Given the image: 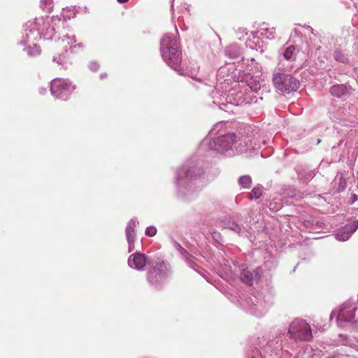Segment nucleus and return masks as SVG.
<instances>
[{
    "instance_id": "1",
    "label": "nucleus",
    "mask_w": 358,
    "mask_h": 358,
    "mask_svg": "<svg viewBox=\"0 0 358 358\" xmlns=\"http://www.w3.org/2000/svg\"><path fill=\"white\" fill-rule=\"evenodd\" d=\"M64 21L58 16L36 17L29 20L24 25V31L20 43L26 46L24 49L31 57L41 54L36 42L40 39L50 40L55 34L56 28L63 24Z\"/></svg>"
},
{
    "instance_id": "2",
    "label": "nucleus",
    "mask_w": 358,
    "mask_h": 358,
    "mask_svg": "<svg viewBox=\"0 0 358 358\" xmlns=\"http://www.w3.org/2000/svg\"><path fill=\"white\" fill-rule=\"evenodd\" d=\"M204 174L203 169L197 162H187L176 172L175 185L176 195L184 201H190L198 195L199 188L196 185Z\"/></svg>"
},
{
    "instance_id": "3",
    "label": "nucleus",
    "mask_w": 358,
    "mask_h": 358,
    "mask_svg": "<svg viewBox=\"0 0 358 358\" xmlns=\"http://www.w3.org/2000/svg\"><path fill=\"white\" fill-rule=\"evenodd\" d=\"M209 148L227 157H233L248 150L259 149L260 146L251 136H238L235 133L220 134L210 141Z\"/></svg>"
},
{
    "instance_id": "4",
    "label": "nucleus",
    "mask_w": 358,
    "mask_h": 358,
    "mask_svg": "<svg viewBox=\"0 0 358 358\" xmlns=\"http://www.w3.org/2000/svg\"><path fill=\"white\" fill-rule=\"evenodd\" d=\"M160 52L165 62L180 75H185L180 68L181 52L178 41L173 34H166L161 40Z\"/></svg>"
},
{
    "instance_id": "5",
    "label": "nucleus",
    "mask_w": 358,
    "mask_h": 358,
    "mask_svg": "<svg viewBox=\"0 0 358 358\" xmlns=\"http://www.w3.org/2000/svg\"><path fill=\"white\" fill-rule=\"evenodd\" d=\"M357 309V304L351 301L344 303L337 310H333L331 317L333 315H337V324L339 327L343 329H358V317L355 315V311Z\"/></svg>"
},
{
    "instance_id": "6",
    "label": "nucleus",
    "mask_w": 358,
    "mask_h": 358,
    "mask_svg": "<svg viewBox=\"0 0 358 358\" xmlns=\"http://www.w3.org/2000/svg\"><path fill=\"white\" fill-rule=\"evenodd\" d=\"M243 306L250 311V313L262 317L271 306L272 297L270 294H264L257 292L256 294H250L243 300Z\"/></svg>"
},
{
    "instance_id": "7",
    "label": "nucleus",
    "mask_w": 358,
    "mask_h": 358,
    "mask_svg": "<svg viewBox=\"0 0 358 358\" xmlns=\"http://www.w3.org/2000/svg\"><path fill=\"white\" fill-rule=\"evenodd\" d=\"M171 275L170 265L162 260H159L155 266H150L147 274L150 284L155 289H159Z\"/></svg>"
},
{
    "instance_id": "8",
    "label": "nucleus",
    "mask_w": 358,
    "mask_h": 358,
    "mask_svg": "<svg viewBox=\"0 0 358 358\" xmlns=\"http://www.w3.org/2000/svg\"><path fill=\"white\" fill-rule=\"evenodd\" d=\"M289 338L295 341H310L313 334L310 326L303 320L296 318L289 324L288 329Z\"/></svg>"
},
{
    "instance_id": "9",
    "label": "nucleus",
    "mask_w": 358,
    "mask_h": 358,
    "mask_svg": "<svg viewBox=\"0 0 358 358\" xmlns=\"http://www.w3.org/2000/svg\"><path fill=\"white\" fill-rule=\"evenodd\" d=\"M273 83L275 88L283 93L295 92L299 87V81L289 74L283 73H274Z\"/></svg>"
},
{
    "instance_id": "10",
    "label": "nucleus",
    "mask_w": 358,
    "mask_h": 358,
    "mask_svg": "<svg viewBox=\"0 0 358 358\" xmlns=\"http://www.w3.org/2000/svg\"><path fill=\"white\" fill-rule=\"evenodd\" d=\"M75 88V85H73L67 79L55 78L50 84L52 94L57 99L64 101L69 98Z\"/></svg>"
},
{
    "instance_id": "11",
    "label": "nucleus",
    "mask_w": 358,
    "mask_h": 358,
    "mask_svg": "<svg viewBox=\"0 0 358 358\" xmlns=\"http://www.w3.org/2000/svg\"><path fill=\"white\" fill-rule=\"evenodd\" d=\"M226 103H222L220 108L222 110H227L224 107L228 108L229 105L241 106L244 103H249L250 100L245 94L244 92L239 90L238 88L231 89L226 95Z\"/></svg>"
},
{
    "instance_id": "12",
    "label": "nucleus",
    "mask_w": 358,
    "mask_h": 358,
    "mask_svg": "<svg viewBox=\"0 0 358 358\" xmlns=\"http://www.w3.org/2000/svg\"><path fill=\"white\" fill-rule=\"evenodd\" d=\"M146 264L147 257L145 254L141 252H135L128 258L129 266L138 271L143 270Z\"/></svg>"
},
{
    "instance_id": "13",
    "label": "nucleus",
    "mask_w": 358,
    "mask_h": 358,
    "mask_svg": "<svg viewBox=\"0 0 358 358\" xmlns=\"http://www.w3.org/2000/svg\"><path fill=\"white\" fill-rule=\"evenodd\" d=\"M261 275V268H257L252 271L248 270L247 268H243L240 274V278L244 283L251 285L255 280H257L260 278Z\"/></svg>"
},
{
    "instance_id": "14",
    "label": "nucleus",
    "mask_w": 358,
    "mask_h": 358,
    "mask_svg": "<svg viewBox=\"0 0 358 358\" xmlns=\"http://www.w3.org/2000/svg\"><path fill=\"white\" fill-rule=\"evenodd\" d=\"M138 224L136 219H131L126 227V236L128 243V252H131L134 250V242L136 239V233L134 229Z\"/></svg>"
},
{
    "instance_id": "15",
    "label": "nucleus",
    "mask_w": 358,
    "mask_h": 358,
    "mask_svg": "<svg viewBox=\"0 0 358 358\" xmlns=\"http://www.w3.org/2000/svg\"><path fill=\"white\" fill-rule=\"evenodd\" d=\"M358 229V220L352 224L345 225L336 234V238L340 241H345L350 238L352 234Z\"/></svg>"
},
{
    "instance_id": "16",
    "label": "nucleus",
    "mask_w": 358,
    "mask_h": 358,
    "mask_svg": "<svg viewBox=\"0 0 358 358\" xmlns=\"http://www.w3.org/2000/svg\"><path fill=\"white\" fill-rule=\"evenodd\" d=\"M298 177L304 182L310 181L315 175V171L306 166H299L296 168Z\"/></svg>"
},
{
    "instance_id": "17",
    "label": "nucleus",
    "mask_w": 358,
    "mask_h": 358,
    "mask_svg": "<svg viewBox=\"0 0 358 358\" xmlns=\"http://www.w3.org/2000/svg\"><path fill=\"white\" fill-rule=\"evenodd\" d=\"M176 249L180 252L182 257L185 259L187 264L189 267L192 268L196 271H198V267L196 264L194 263V257H192L185 248H183L180 244H176Z\"/></svg>"
},
{
    "instance_id": "18",
    "label": "nucleus",
    "mask_w": 358,
    "mask_h": 358,
    "mask_svg": "<svg viewBox=\"0 0 358 358\" xmlns=\"http://www.w3.org/2000/svg\"><path fill=\"white\" fill-rule=\"evenodd\" d=\"M350 87L345 85H335L331 87V94L336 97H342L349 93Z\"/></svg>"
},
{
    "instance_id": "19",
    "label": "nucleus",
    "mask_w": 358,
    "mask_h": 358,
    "mask_svg": "<svg viewBox=\"0 0 358 358\" xmlns=\"http://www.w3.org/2000/svg\"><path fill=\"white\" fill-rule=\"evenodd\" d=\"M258 32L261 36L268 39H272L275 37V28L268 27L266 24H262L260 25Z\"/></svg>"
},
{
    "instance_id": "20",
    "label": "nucleus",
    "mask_w": 358,
    "mask_h": 358,
    "mask_svg": "<svg viewBox=\"0 0 358 358\" xmlns=\"http://www.w3.org/2000/svg\"><path fill=\"white\" fill-rule=\"evenodd\" d=\"M76 42V36L75 35H69L66 34L61 39V43L63 44V46L65 49V52H67V46H69V49H72L73 47L75 48L76 45H73Z\"/></svg>"
},
{
    "instance_id": "21",
    "label": "nucleus",
    "mask_w": 358,
    "mask_h": 358,
    "mask_svg": "<svg viewBox=\"0 0 358 358\" xmlns=\"http://www.w3.org/2000/svg\"><path fill=\"white\" fill-rule=\"evenodd\" d=\"M224 52L225 55L230 59H237L240 56L239 48L235 45L228 46Z\"/></svg>"
},
{
    "instance_id": "22",
    "label": "nucleus",
    "mask_w": 358,
    "mask_h": 358,
    "mask_svg": "<svg viewBox=\"0 0 358 358\" xmlns=\"http://www.w3.org/2000/svg\"><path fill=\"white\" fill-rule=\"evenodd\" d=\"M334 58L336 61L343 64H348L349 62L348 55L340 50H336L334 51Z\"/></svg>"
},
{
    "instance_id": "23",
    "label": "nucleus",
    "mask_w": 358,
    "mask_h": 358,
    "mask_svg": "<svg viewBox=\"0 0 358 358\" xmlns=\"http://www.w3.org/2000/svg\"><path fill=\"white\" fill-rule=\"evenodd\" d=\"M238 183L243 188H249L252 183L251 177L248 175L241 176L238 179Z\"/></svg>"
},
{
    "instance_id": "24",
    "label": "nucleus",
    "mask_w": 358,
    "mask_h": 358,
    "mask_svg": "<svg viewBox=\"0 0 358 358\" xmlns=\"http://www.w3.org/2000/svg\"><path fill=\"white\" fill-rule=\"evenodd\" d=\"M40 7L45 12H50L53 8V1L41 0Z\"/></svg>"
},
{
    "instance_id": "25",
    "label": "nucleus",
    "mask_w": 358,
    "mask_h": 358,
    "mask_svg": "<svg viewBox=\"0 0 358 358\" xmlns=\"http://www.w3.org/2000/svg\"><path fill=\"white\" fill-rule=\"evenodd\" d=\"M295 51V48L293 45H290L286 48L283 52V56L287 60H289L292 58Z\"/></svg>"
},
{
    "instance_id": "26",
    "label": "nucleus",
    "mask_w": 358,
    "mask_h": 358,
    "mask_svg": "<svg viewBox=\"0 0 358 358\" xmlns=\"http://www.w3.org/2000/svg\"><path fill=\"white\" fill-rule=\"evenodd\" d=\"M262 195V189L261 187H254L250 192L251 199H259Z\"/></svg>"
},
{
    "instance_id": "27",
    "label": "nucleus",
    "mask_w": 358,
    "mask_h": 358,
    "mask_svg": "<svg viewBox=\"0 0 358 358\" xmlns=\"http://www.w3.org/2000/svg\"><path fill=\"white\" fill-rule=\"evenodd\" d=\"M53 62L64 66L67 63V58L64 54H59L58 56L53 57Z\"/></svg>"
},
{
    "instance_id": "28",
    "label": "nucleus",
    "mask_w": 358,
    "mask_h": 358,
    "mask_svg": "<svg viewBox=\"0 0 358 358\" xmlns=\"http://www.w3.org/2000/svg\"><path fill=\"white\" fill-rule=\"evenodd\" d=\"M157 233V229L154 226L148 227L145 229V234L148 236H154Z\"/></svg>"
},
{
    "instance_id": "29",
    "label": "nucleus",
    "mask_w": 358,
    "mask_h": 358,
    "mask_svg": "<svg viewBox=\"0 0 358 358\" xmlns=\"http://www.w3.org/2000/svg\"><path fill=\"white\" fill-rule=\"evenodd\" d=\"M227 227L238 234L243 233L241 227L237 223L233 222L230 224Z\"/></svg>"
},
{
    "instance_id": "30",
    "label": "nucleus",
    "mask_w": 358,
    "mask_h": 358,
    "mask_svg": "<svg viewBox=\"0 0 358 358\" xmlns=\"http://www.w3.org/2000/svg\"><path fill=\"white\" fill-rule=\"evenodd\" d=\"M90 69L91 71H96L99 67V64L95 62H92L90 64V66H89Z\"/></svg>"
},
{
    "instance_id": "31",
    "label": "nucleus",
    "mask_w": 358,
    "mask_h": 358,
    "mask_svg": "<svg viewBox=\"0 0 358 358\" xmlns=\"http://www.w3.org/2000/svg\"><path fill=\"white\" fill-rule=\"evenodd\" d=\"M226 71H227V69L224 67H222V68L219 69L218 73H217L218 80H220L221 79V78H220L221 76V75L222 73H224Z\"/></svg>"
},
{
    "instance_id": "32",
    "label": "nucleus",
    "mask_w": 358,
    "mask_h": 358,
    "mask_svg": "<svg viewBox=\"0 0 358 358\" xmlns=\"http://www.w3.org/2000/svg\"><path fill=\"white\" fill-rule=\"evenodd\" d=\"M189 76L192 78L193 79H195L197 81H199V83H203V81L201 80V78H196V76L194 75L192 73H191L190 74H189Z\"/></svg>"
},
{
    "instance_id": "33",
    "label": "nucleus",
    "mask_w": 358,
    "mask_h": 358,
    "mask_svg": "<svg viewBox=\"0 0 358 358\" xmlns=\"http://www.w3.org/2000/svg\"><path fill=\"white\" fill-rule=\"evenodd\" d=\"M213 236L214 238H220V234L217 232H213Z\"/></svg>"
},
{
    "instance_id": "34",
    "label": "nucleus",
    "mask_w": 358,
    "mask_h": 358,
    "mask_svg": "<svg viewBox=\"0 0 358 358\" xmlns=\"http://www.w3.org/2000/svg\"><path fill=\"white\" fill-rule=\"evenodd\" d=\"M47 91L46 88H40L39 89V92L40 94H43L44 93H45Z\"/></svg>"
},
{
    "instance_id": "35",
    "label": "nucleus",
    "mask_w": 358,
    "mask_h": 358,
    "mask_svg": "<svg viewBox=\"0 0 358 358\" xmlns=\"http://www.w3.org/2000/svg\"><path fill=\"white\" fill-rule=\"evenodd\" d=\"M357 200V196L355 194H352V201L351 202V203H353L355 201Z\"/></svg>"
},
{
    "instance_id": "36",
    "label": "nucleus",
    "mask_w": 358,
    "mask_h": 358,
    "mask_svg": "<svg viewBox=\"0 0 358 358\" xmlns=\"http://www.w3.org/2000/svg\"><path fill=\"white\" fill-rule=\"evenodd\" d=\"M119 3H126L129 0H117Z\"/></svg>"
},
{
    "instance_id": "37",
    "label": "nucleus",
    "mask_w": 358,
    "mask_h": 358,
    "mask_svg": "<svg viewBox=\"0 0 358 358\" xmlns=\"http://www.w3.org/2000/svg\"><path fill=\"white\" fill-rule=\"evenodd\" d=\"M327 358H339L338 355H333L332 357H329Z\"/></svg>"
},
{
    "instance_id": "38",
    "label": "nucleus",
    "mask_w": 358,
    "mask_h": 358,
    "mask_svg": "<svg viewBox=\"0 0 358 358\" xmlns=\"http://www.w3.org/2000/svg\"><path fill=\"white\" fill-rule=\"evenodd\" d=\"M105 76H106V75H105V74H101V75H100V77H101V79L104 78H105Z\"/></svg>"
},
{
    "instance_id": "39",
    "label": "nucleus",
    "mask_w": 358,
    "mask_h": 358,
    "mask_svg": "<svg viewBox=\"0 0 358 358\" xmlns=\"http://www.w3.org/2000/svg\"><path fill=\"white\" fill-rule=\"evenodd\" d=\"M77 45H78V47H81V46H82L81 43H78Z\"/></svg>"
},
{
    "instance_id": "40",
    "label": "nucleus",
    "mask_w": 358,
    "mask_h": 358,
    "mask_svg": "<svg viewBox=\"0 0 358 358\" xmlns=\"http://www.w3.org/2000/svg\"><path fill=\"white\" fill-rule=\"evenodd\" d=\"M320 143V139H318V140H317V144H318V143Z\"/></svg>"
},
{
    "instance_id": "41",
    "label": "nucleus",
    "mask_w": 358,
    "mask_h": 358,
    "mask_svg": "<svg viewBox=\"0 0 358 358\" xmlns=\"http://www.w3.org/2000/svg\"><path fill=\"white\" fill-rule=\"evenodd\" d=\"M175 28H176V31L178 32V29L176 28V26H175Z\"/></svg>"
}]
</instances>
